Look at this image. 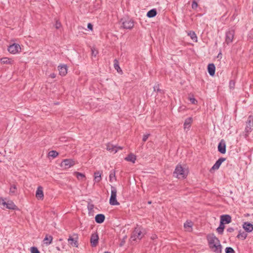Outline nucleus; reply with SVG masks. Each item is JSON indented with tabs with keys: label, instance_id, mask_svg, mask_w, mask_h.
I'll return each instance as SVG.
<instances>
[{
	"label": "nucleus",
	"instance_id": "obj_1",
	"mask_svg": "<svg viewBox=\"0 0 253 253\" xmlns=\"http://www.w3.org/2000/svg\"><path fill=\"white\" fill-rule=\"evenodd\" d=\"M207 239L211 250L216 253H221L222 247L218 239L213 234L208 235Z\"/></svg>",
	"mask_w": 253,
	"mask_h": 253
},
{
	"label": "nucleus",
	"instance_id": "obj_2",
	"mask_svg": "<svg viewBox=\"0 0 253 253\" xmlns=\"http://www.w3.org/2000/svg\"><path fill=\"white\" fill-rule=\"evenodd\" d=\"M188 173V170L187 169L183 168L181 165H177L175 169V170L173 172V175L178 178H185Z\"/></svg>",
	"mask_w": 253,
	"mask_h": 253
},
{
	"label": "nucleus",
	"instance_id": "obj_3",
	"mask_svg": "<svg viewBox=\"0 0 253 253\" xmlns=\"http://www.w3.org/2000/svg\"><path fill=\"white\" fill-rule=\"evenodd\" d=\"M143 229L141 227H136L133 231L130 237L132 241L140 240L143 236Z\"/></svg>",
	"mask_w": 253,
	"mask_h": 253
},
{
	"label": "nucleus",
	"instance_id": "obj_4",
	"mask_svg": "<svg viewBox=\"0 0 253 253\" xmlns=\"http://www.w3.org/2000/svg\"><path fill=\"white\" fill-rule=\"evenodd\" d=\"M0 208L5 209L15 210L16 206L12 201H7V202L2 198H0Z\"/></svg>",
	"mask_w": 253,
	"mask_h": 253
},
{
	"label": "nucleus",
	"instance_id": "obj_5",
	"mask_svg": "<svg viewBox=\"0 0 253 253\" xmlns=\"http://www.w3.org/2000/svg\"><path fill=\"white\" fill-rule=\"evenodd\" d=\"M116 197L117 189L115 187L111 186V193L109 200V203L111 205L116 206L120 205V203L117 200Z\"/></svg>",
	"mask_w": 253,
	"mask_h": 253
},
{
	"label": "nucleus",
	"instance_id": "obj_6",
	"mask_svg": "<svg viewBox=\"0 0 253 253\" xmlns=\"http://www.w3.org/2000/svg\"><path fill=\"white\" fill-rule=\"evenodd\" d=\"M253 126V116L250 115L248 117L247 121L246 122V126L245 128V132L246 133V136H247L248 133L252 130V127Z\"/></svg>",
	"mask_w": 253,
	"mask_h": 253
},
{
	"label": "nucleus",
	"instance_id": "obj_7",
	"mask_svg": "<svg viewBox=\"0 0 253 253\" xmlns=\"http://www.w3.org/2000/svg\"><path fill=\"white\" fill-rule=\"evenodd\" d=\"M234 31L232 29H230L226 33L225 42L227 44H229L232 42L234 36Z\"/></svg>",
	"mask_w": 253,
	"mask_h": 253
},
{
	"label": "nucleus",
	"instance_id": "obj_8",
	"mask_svg": "<svg viewBox=\"0 0 253 253\" xmlns=\"http://www.w3.org/2000/svg\"><path fill=\"white\" fill-rule=\"evenodd\" d=\"M75 165V162L71 159H65L61 164V166L65 169H69Z\"/></svg>",
	"mask_w": 253,
	"mask_h": 253
},
{
	"label": "nucleus",
	"instance_id": "obj_9",
	"mask_svg": "<svg viewBox=\"0 0 253 253\" xmlns=\"http://www.w3.org/2000/svg\"><path fill=\"white\" fill-rule=\"evenodd\" d=\"M78 237L77 235L74 234L72 236H70L68 239V243L73 247H78Z\"/></svg>",
	"mask_w": 253,
	"mask_h": 253
},
{
	"label": "nucleus",
	"instance_id": "obj_10",
	"mask_svg": "<svg viewBox=\"0 0 253 253\" xmlns=\"http://www.w3.org/2000/svg\"><path fill=\"white\" fill-rule=\"evenodd\" d=\"M21 49L20 46L19 44L13 43L12 45H10L8 48V51L12 54H15L18 52Z\"/></svg>",
	"mask_w": 253,
	"mask_h": 253
},
{
	"label": "nucleus",
	"instance_id": "obj_11",
	"mask_svg": "<svg viewBox=\"0 0 253 253\" xmlns=\"http://www.w3.org/2000/svg\"><path fill=\"white\" fill-rule=\"evenodd\" d=\"M122 21V26L125 29H130L133 27V22L130 19H127Z\"/></svg>",
	"mask_w": 253,
	"mask_h": 253
},
{
	"label": "nucleus",
	"instance_id": "obj_12",
	"mask_svg": "<svg viewBox=\"0 0 253 253\" xmlns=\"http://www.w3.org/2000/svg\"><path fill=\"white\" fill-rule=\"evenodd\" d=\"M226 159L224 158H220L218 159V160L215 162V163L213 165V166L211 168L210 171H211L212 170H217L218 169L221 164L225 161Z\"/></svg>",
	"mask_w": 253,
	"mask_h": 253
},
{
	"label": "nucleus",
	"instance_id": "obj_13",
	"mask_svg": "<svg viewBox=\"0 0 253 253\" xmlns=\"http://www.w3.org/2000/svg\"><path fill=\"white\" fill-rule=\"evenodd\" d=\"M99 237L96 233H93L90 237V243L92 247H95L98 242Z\"/></svg>",
	"mask_w": 253,
	"mask_h": 253
},
{
	"label": "nucleus",
	"instance_id": "obj_14",
	"mask_svg": "<svg viewBox=\"0 0 253 253\" xmlns=\"http://www.w3.org/2000/svg\"><path fill=\"white\" fill-rule=\"evenodd\" d=\"M218 151L221 154H225L226 152V144L223 140H221L218 145Z\"/></svg>",
	"mask_w": 253,
	"mask_h": 253
},
{
	"label": "nucleus",
	"instance_id": "obj_15",
	"mask_svg": "<svg viewBox=\"0 0 253 253\" xmlns=\"http://www.w3.org/2000/svg\"><path fill=\"white\" fill-rule=\"evenodd\" d=\"M231 221V217L229 215L225 214L220 216V222L222 224H228Z\"/></svg>",
	"mask_w": 253,
	"mask_h": 253
},
{
	"label": "nucleus",
	"instance_id": "obj_16",
	"mask_svg": "<svg viewBox=\"0 0 253 253\" xmlns=\"http://www.w3.org/2000/svg\"><path fill=\"white\" fill-rule=\"evenodd\" d=\"M243 228L246 232L250 233L253 231V224L248 222H245L243 224Z\"/></svg>",
	"mask_w": 253,
	"mask_h": 253
},
{
	"label": "nucleus",
	"instance_id": "obj_17",
	"mask_svg": "<svg viewBox=\"0 0 253 253\" xmlns=\"http://www.w3.org/2000/svg\"><path fill=\"white\" fill-rule=\"evenodd\" d=\"M43 196V188L42 186H39L36 191V197L38 199L42 200Z\"/></svg>",
	"mask_w": 253,
	"mask_h": 253
},
{
	"label": "nucleus",
	"instance_id": "obj_18",
	"mask_svg": "<svg viewBox=\"0 0 253 253\" xmlns=\"http://www.w3.org/2000/svg\"><path fill=\"white\" fill-rule=\"evenodd\" d=\"M208 70L209 74L213 76L215 74V67L213 63L209 64L208 66Z\"/></svg>",
	"mask_w": 253,
	"mask_h": 253
},
{
	"label": "nucleus",
	"instance_id": "obj_19",
	"mask_svg": "<svg viewBox=\"0 0 253 253\" xmlns=\"http://www.w3.org/2000/svg\"><path fill=\"white\" fill-rule=\"evenodd\" d=\"M192 121H193V119L192 117H189V118H187L185 120V122L184 123V128L185 129H189Z\"/></svg>",
	"mask_w": 253,
	"mask_h": 253
},
{
	"label": "nucleus",
	"instance_id": "obj_20",
	"mask_svg": "<svg viewBox=\"0 0 253 253\" xmlns=\"http://www.w3.org/2000/svg\"><path fill=\"white\" fill-rule=\"evenodd\" d=\"M58 70L60 75L64 76L67 73V66L66 65L59 66Z\"/></svg>",
	"mask_w": 253,
	"mask_h": 253
},
{
	"label": "nucleus",
	"instance_id": "obj_21",
	"mask_svg": "<svg viewBox=\"0 0 253 253\" xmlns=\"http://www.w3.org/2000/svg\"><path fill=\"white\" fill-rule=\"evenodd\" d=\"M95 220L97 223H101L105 220V216L103 214H98L95 216Z\"/></svg>",
	"mask_w": 253,
	"mask_h": 253
},
{
	"label": "nucleus",
	"instance_id": "obj_22",
	"mask_svg": "<svg viewBox=\"0 0 253 253\" xmlns=\"http://www.w3.org/2000/svg\"><path fill=\"white\" fill-rule=\"evenodd\" d=\"M52 240L53 238L51 236L47 235L44 238L43 242L44 244L46 245V246H48L52 243Z\"/></svg>",
	"mask_w": 253,
	"mask_h": 253
},
{
	"label": "nucleus",
	"instance_id": "obj_23",
	"mask_svg": "<svg viewBox=\"0 0 253 253\" xmlns=\"http://www.w3.org/2000/svg\"><path fill=\"white\" fill-rule=\"evenodd\" d=\"M107 150L111 152H113L114 153H116L118 151V149H117L116 146H114L110 144H108L107 145Z\"/></svg>",
	"mask_w": 253,
	"mask_h": 253
},
{
	"label": "nucleus",
	"instance_id": "obj_24",
	"mask_svg": "<svg viewBox=\"0 0 253 253\" xmlns=\"http://www.w3.org/2000/svg\"><path fill=\"white\" fill-rule=\"evenodd\" d=\"M125 160L134 163L136 160V156L134 154L130 153L125 158Z\"/></svg>",
	"mask_w": 253,
	"mask_h": 253
},
{
	"label": "nucleus",
	"instance_id": "obj_25",
	"mask_svg": "<svg viewBox=\"0 0 253 253\" xmlns=\"http://www.w3.org/2000/svg\"><path fill=\"white\" fill-rule=\"evenodd\" d=\"M193 223L191 221H186L184 224V227L187 231H191L192 230V227Z\"/></svg>",
	"mask_w": 253,
	"mask_h": 253
},
{
	"label": "nucleus",
	"instance_id": "obj_26",
	"mask_svg": "<svg viewBox=\"0 0 253 253\" xmlns=\"http://www.w3.org/2000/svg\"><path fill=\"white\" fill-rule=\"evenodd\" d=\"M247 237V234L244 232L240 231L239 234L237 236V237L242 240H244Z\"/></svg>",
	"mask_w": 253,
	"mask_h": 253
},
{
	"label": "nucleus",
	"instance_id": "obj_27",
	"mask_svg": "<svg viewBox=\"0 0 253 253\" xmlns=\"http://www.w3.org/2000/svg\"><path fill=\"white\" fill-rule=\"evenodd\" d=\"M157 14V11L155 9H152L149 10L147 13V16L149 18L155 17Z\"/></svg>",
	"mask_w": 253,
	"mask_h": 253
},
{
	"label": "nucleus",
	"instance_id": "obj_28",
	"mask_svg": "<svg viewBox=\"0 0 253 253\" xmlns=\"http://www.w3.org/2000/svg\"><path fill=\"white\" fill-rule=\"evenodd\" d=\"M188 35L191 38V39L195 42H197V37L195 33L193 31H190L188 33Z\"/></svg>",
	"mask_w": 253,
	"mask_h": 253
},
{
	"label": "nucleus",
	"instance_id": "obj_29",
	"mask_svg": "<svg viewBox=\"0 0 253 253\" xmlns=\"http://www.w3.org/2000/svg\"><path fill=\"white\" fill-rule=\"evenodd\" d=\"M101 173L99 171L94 172V181L95 182H98L101 180Z\"/></svg>",
	"mask_w": 253,
	"mask_h": 253
},
{
	"label": "nucleus",
	"instance_id": "obj_30",
	"mask_svg": "<svg viewBox=\"0 0 253 253\" xmlns=\"http://www.w3.org/2000/svg\"><path fill=\"white\" fill-rule=\"evenodd\" d=\"M17 188L15 185H12L10 186L9 189V194L10 195H15L16 194Z\"/></svg>",
	"mask_w": 253,
	"mask_h": 253
},
{
	"label": "nucleus",
	"instance_id": "obj_31",
	"mask_svg": "<svg viewBox=\"0 0 253 253\" xmlns=\"http://www.w3.org/2000/svg\"><path fill=\"white\" fill-rule=\"evenodd\" d=\"M0 61L3 64H11L13 61L12 59L7 57H3L1 58Z\"/></svg>",
	"mask_w": 253,
	"mask_h": 253
},
{
	"label": "nucleus",
	"instance_id": "obj_32",
	"mask_svg": "<svg viewBox=\"0 0 253 253\" xmlns=\"http://www.w3.org/2000/svg\"><path fill=\"white\" fill-rule=\"evenodd\" d=\"M114 180H116L115 171L114 170H111L109 174V180L112 182Z\"/></svg>",
	"mask_w": 253,
	"mask_h": 253
},
{
	"label": "nucleus",
	"instance_id": "obj_33",
	"mask_svg": "<svg viewBox=\"0 0 253 253\" xmlns=\"http://www.w3.org/2000/svg\"><path fill=\"white\" fill-rule=\"evenodd\" d=\"M224 228H225V226H224V224L221 223V222H220L219 226L217 228L216 230L219 234H222L223 232Z\"/></svg>",
	"mask_w": 253,
	"mask_h": 253
},
{
	"label": "nucleus",
	"instance_id": "obj_34",
	"mask_svg": "<svg viewBox=\"0 0 253 253\" xmlns=\"http://www.w3.org/2000/svg\"><path fill=\"white\" fill-rule=\"evenodd\" d=\"M114 66L115 69L116 70H117V71L119 72V70H121L120 67H119L118 61L116 59H115L114 61Z\"/></svg>",
	"mask_w": 253,
	"mask_h": 253
},
{
	"label": "nucleus",
	"instance_id": "obj_35",
	"mask_svg": "<svg viewBox=\"0 0 253 253\" xmlns=\"http://www.w3.org/2000/svg\"><path fill=\"white\" fill-rule=\"evenodd\" d=\"M58 153L57 152H56V151H54V150L50 151L48 153L49 156L51 157L52 158H55L56 157H57L58 156Z\"/></svg>",
	"mask_w": 253,
	"mask_h": 253
},
{
	"label": "nucleus",
	"instance_id": "obj_36",
	"mask_svg": "<svg viewBox=\"0 0 253 253\" xmlns=\"http://www.w3.org/2000/svg\"><path fill=\"white\" fill-rule=\"evenodd\" d=\"M75 174L79 180H83L85 178V175L83 173L77 172Z\"/></svg>",
	"mask_w": 253,
	"mask_h": 253
},
{
	"label": "nucleus",
	"instance_id": "obj_37",
	"mask_svg": "<svg viewBox=\"0 0 253 253\" xmlns=\"http://www.w3.org/2000/svg\"><path fill=\"white\" fill-rule=\"evenodd\" d=\"M226 253H235L234 250L231 247H227L225 249Z\"/></svg>",
	"mask_w": 253,
	"mask_h": 253
},
{
	"label": "nucleus",
	"instance_id": "obj_38",
	"mask_svg": "<svg viewBox=\"0 0 253 253\" xmlns=\"http://www.w3.org/2000/svg\"><path fill=\"white\" fill-rule=\"evenodd\" d=\"M31 253H40L37 248L33 247L31 248Z\"/></svg>",
	"mask_w": 253,
	"mask_h": 253
},
{
	"label": "nucleus",
	"instance_id": "obj_39",
	"mask_svg": "<svg viewBox=\"0 0 253 253\" xmlns=\"http://www.w3.org/2000/svg\"><path fill=\"white\" fill-rule=\"evenodd\" d=\"M189 99L191 103L193 104H196L197 103V101L193 97H189Z\"/></svg>",
	"mask_w": 253,
	"mask_h": 253
},
{
	"label": "nucleus",
	"instance_id": "obj_40",
	"mask_svg": "<svg viewBox=\"0 0 253 253\" xmlns=\"http://www.w3.org/2000/svg\"><path fill=\"white\" fill-rule=\"evenodd\" d=\"M150 136V134H146L143 135L142 140L144 142H145L147 139L148 138L149 136Z\"/></svg>",
	"mask_w": 253,
	"mask_h": 253
},
{
	"label": "nucleus",
	"instance_id": "obj_41",
	"mask_svg": "<svg viewBox=\"0 0 253 253\" xmlns=\"http://www.w3.org/2000/svg\"><path fill=\"white\" fill-rule=\"evenodd\" d=\"M55 26V28L58 29L61 27V25L59 22L57 21L56 22Z\"/></svg>",
	"mask_w": 253,
	"mask_h": 253
},
{
	"label": "nucleus",
	"instance_id": "obj_42",
	"mask_svg": "<svg viewBox=\"0 0 253 253\" xmlns=\"http://www.w3.org/2000/svg\"><path fill=\"white\" fill-rule=\"evenodd\" d=\"M93 26L92 24L90 23H88L87 24V28L89 29L90 30H92Z\"/></svg>",
	"mask_w": 253,
	"mask_h": 253
},
{
	"label": "nucleus",
	"instance_id": "obj_43",
	"mask_svg": "<svg viewBox=\"0 0 253 253\" xmlns=\"http://www.w3.org/2000/svg\"><path fill=\"white\" fill-rule=\"evenodd\" d=\"M233 231H234V229H233V228H231H231H228L227 229V231H228V232H232Z\"/></svg>",
	"mask_w": 253,
	"mask_h": 253
},
{
	"label": "nucleus",
	"instance_id": "obj_44",
	"mask_svg": "<svg viewBox=\"0 0 253 253\" xmlns=\"http://www.w3.org/2000/svg\"><path fill=\"white\" fill-rule=\"evenodd\" d=\"M50 77L51 78H55V77H56V75L54 74V73H52L50 75Z\"/></svg>",
	"mask_w": 253,
	"mask_h": 253
},
{
	"label": "nucleus",
	"instance_id": "obj_45",
	"mask_svg": "<svg viewBox=\"0 0 253 253\" xmlns=\"http://www.w3.org/2000/svg\"><path fill=\"white\" fill-rule=\"evenodd\" d=\"M97 53V52L96 51H94L92 49V54L94 55V56L96 55V54Z\"/></svg>",
	"mask_w": 253,
	"mask_h": 253
},
{
	"label": "nucleus",
	"instance_id": "obj_46",
	"mask_svg": "<svg viewBox=\"0 0 253 253\" xmlns=\"http://www.w3.org/2000/svg\"><path fill=\"white\" fill-rule=\"evenodd\" d=\"M117 149H118V151L119 150L122 149V147H121L120 146H118V147L117 146Z\"/></svg>",
	"mask_w": 253,
	"mask_h": 253
},
{
	"label": "nucleus",
	"instance_id": "obj_47",
	"mask_svg": "<svg viewBox=\"0 0 253 253\" xmlns=\"http://www.w3.org/2000/svg\"><path fill=\"white\" fill-rule=\"evenodd\" d=\"M124 243L122 242L121 244H120V246H122L123 245Z\"/></svg>",
	"mask_w": 253,
	"mask_h": 253
},
{
	"label": "nucleus",
	"instance_id": "obj_48",
	"mask_svg": "<svg viewBox=\"0 0 253 253\" xmlns=\"http://www.w3.org/2000/svg\"><path fill=\"white\" fill-rule=\"evenodd\" d=\"M104 253H110L109 252H105Z\"/></svg>",
	"mask_w": 253,
	"mask_h": 253
},
{
	"label": "nucleus",
	"instance_id": "obj_49",
	"mask_svg": "<svg viewBox=\"0 0 253 253\" xmlns=\"http://www.w3.org/2000/svg\"><path fill=\"white\" fill-rule=\"evenodd\" d=\"M156 87H157V86H155V87H154V90H155V89H156Z\"/></svg>",
	"mask_w": 253,
	"mask_h": 253
},
{
	"label": "nucleus",
	"instance_id": "obj_50",
	"mask_svg": "<svg viewBox=\"0 0 253 253\" xmlns=\"http://www.w3.org/2000/svg\"><path fill=\"white\" fill-rule=\"evenodd\" d=\"M148 203L150 204L151 203V202H148Z\"/></svg>",
	"mask_w": 253,
	"mask_h": 253
},
{
	"label": "nucleus",
	"instance_id": "obj_51",
	"mask_svg": "<svg viewBox=\"0 0 253 253\" xmlns=\"http://www.w3.org/2000/svg\"><path fill=\"white\" fill-rule=\"evenodd\" d=\"M0 162H1V161H0Z\"/></svg>",
	"mask_w": 253,
	"mask_h": 253
}]
</instances>
